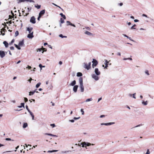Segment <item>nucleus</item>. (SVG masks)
<instances>
[{"label":"nucleus","mask_w":154,"mask_h":154,"mask_svg":"<svg viewBox=\"0 0 154 154\" xmlns=\"http://www.w3.org/2000/svg\"><path fill=\"white\" fill-rule=\"evenodd\" d=\"M41 85V83L40 82L38 83L36 85V88H38Z\"/></svg>","instance_id":"obj_35"},{"label":"nucleus","mask_w":154,"mask_h":154,"mask_svg":"<svg viewBox=\"0 0 154 154\" xmlns=\"http://www.w3.org/2000/svg\"><path fill=\"white\" fill-rule=\"evenodd\" d=\"M1 31L2 32H5L6 31V30L5 29L3 28L1 29Z\"/></svg>","instance_id":"obj_43"},{"label":"nucleus","mask_w":154,"mask_h":154,"mask_svg":"<svg viewBox=\"0 0 154 154\" xmlns=\"http://www.w3.org/2000/svg\"><path fill=\"white\" fill-rule=\"evenodd\" d=\"M82 73L80 72H78L77 73V76L78 77H81L82 76Z\"/></svg>","instance_id":"obj_22"},{"label":"nucleus","mask_w":154,"mask_h":154,"mask_svg":"<svg viewBox=\"0 0 154 154\" xmlns=\"http://www.w3.org/2000/svg\"><path fill=\"white\" fill-rule=\"evenodd\" d=\"M136 24H134L133 25L131 28V29H135L136 28H134V27L135 26H136Z\"/></svg>","instance_id":"obj_38"},{"label":"nucleus","mask_w":154,"mask_h":154,"mask_svg":"<svg viewBox=\"0 0 154 154\" xmlns=\"http://www.w3.org/2000/svg\"><path fill=\"white\" fill-rule=\"evenodd\" d=\"M78 86L77 85H75L73 88V91L75 92H76L77 91Z\"/></svg>","instance_id":"obj_12"},{"label":"nucleus","mask_w":154,"mask_h":154,"mask_svg":"<svg viewBox=\"0 0 154 154\" xmlns=\"http://www.w3.org/2000/svg\"><path fill=\"white\" fill-rule=\"evenodd\" d=\"M33 32H32L31 33H29L27 35V37L29 38H32L33 37Z\"/></svg>","instance_id":"obj_10"},{"label":"nucleus","mask_w":154,"mask_h":154,"mask_svg":"<svg viewBox=\"0 0 154 154\" xmlns=\"http://www.w3.org/2000/svg\"><path fill=\"white\" fill-rule=\"evenodd\" d=\"M71 151H63L62 152L63 153H66L67 152H71Z\"/></svg>","instance_id":"obj_49"},{"label":"nucleus","mask_w":154,"mask_h":154,"mask_svg":"<svg viewBox=\"0 0 154 154\" xmlns=\"http://www.w3.org/2000/svg\"><path fill=\"white\" fill-rule=\"evenodd\" d=\"M33 28L32 27H28L27 28V30L29 32V33H31V31Z\"/></svg>","instance_id":"obj_19"},{"label":"nucleus","mask_w":154,"mask_h":154,"mask_svg":"<svg viewBox=\"0 0 154 154\" xmlns=\"http://www.w3.org/2000/svg\"><path fill=\"white\" fill-rule=\"evenodd\" d=\"M92 62L93 63V64L92 65V67L93 68H94L97 65L98 62L96 60L94 59H93V60Z\"/></svg>","instance_id":"obj_2"},{"label":"nucleus","mask_w":154,"mask_h":154,"mask_svg":"<svg viewBox=\"0 0 154 154\" xmlns=\"http://www.w3.org/2000/svg\"><path fill=\"white\" fill-rule=\"evenodd\" d=\"M92 78L94 79L95 81H97L99 79V77L98 75L94 74H93L91 75Z\"/></svg>","instance_id":"obj_3"},{"label":"nucleus","mask_w":154,"mask_h":154,"mask_svg":"<svg viewBox=\"0 0 154 154\" xmlns=\"http://www.w3.org/2000/svg\"><path fill=\"white\" fill-rule=\"evenodd\" d=\"M25 1L29 2H34V1L33 0H25Z\"/></svg>","instance_id":"obj_37"},{"label":"nucleus","mask_w":154,"mask_h":154,"mask_svg":"<svg viewBox=\"0 0 154 154\" xmlns=\"http://www.w3.org/2000/svg\"><path fill=\"white\" fill-rule=\"evenodd\" d=\"M24 100L25 102H26L28 101V99L26 97H24Z\"/></svg>","instance_id":"obj_44"},{"label":"nucleus","mask_w":154,"mask_h":154,"mask_svg":"<svg viewBox=\"0 0 154 154\" xmlns=\"http://www.w3.org/2000/svg\"><path fill=\"white\" fill-rule=\"evenodd\" d=\"M150 152L149 149H148L147 151V152L145 153V154H149Z\"/></svg>","instance_id":"obj_50"},{"label":"nucleus","mask_w":154,"mask_h":154,"mask_svg":"<svg viewBox=\"0 0 154 154\" xmlns=\"http://www.w3.org/2000/svg\"><path fill=\"white\" fill-rule=\"evenodd\" d=\"M17 2L18 3H20L21 2H25V0H17Z\"/></svg>","instance_id":"obj_32"},{"label":"nucleus","mask_w":154,"mask_h":154,"mask_svg":"<svg viewBox=\"0 0 154 154\" xmlns=\"http://www.w3.org/2000/svg\"><path fill=\"white\" fill-rule=\"evenodd\" d=\"M94 72L95 73V74H96L97 75H99L100 74V72L99 71L98 69L97 68L95 69Z\"/></svg>","instance_id":"obj_7"},{"label":"nucleus","mask_w":154,"mask_h":154,"mask_svg":"<svg viewBox=\"0 0 154 154\" xmlns=\"http://www.w3.org/2000/svg\"><path fill=\"white\" fill-rule=\"evenodd\" d=\"M85 28L89 30H91L90 28L88 27H85Z\"/></svg>","instance_id":"obj_53"},{"label":"nucleus","mask_w":154,"mask_h":154,"mask_svg":"<svg viewBox=\"0 0 154 154\" xmlns=\"http://www.w3.org/2000/svg\"><path fill=\"white\" fill-rule=\"evenodd\" d=\"M45 13V10H42V11H41L40 12V13H39V16H42Z\"/></svg>","instance_id":"obj_16"},{"label":"nucleus","mask_w":154,"mask_h":154,"mask_svg":"<svg viewBox=\"0 0 154 154\" xmlns=\"http://www.w3.org/2000/svg\"><path fill=\"white\" fill-rule=\"evenodd\" d=\"M24 103H21V106H17L18 107L21 108L22 107H23L24 108H25L24 107Z\"/></svg>","instance_id":"obj_20"},{"label":"nucleus","mask_w":154,"mask_h":154,"mask_svg":"<svg viewBox=\"0 0 154 154\" xmlns=\"http://www.w3.org/2000/svg\"><path fill=\"white\" fill-rule=\"evenodd\" d=\"M50 126H52V128H54L55 126V124H51L50 125Z\"/></svg>","instance_id":"obj_48"},{"label":"nucleus","mask_w":154,"mask_h":154,"mask_svg":"<svg viewBox=\"0 0 154 154\" xmlns=\"http://www.w3.org/2000/svg\"><path fill=\"white\" fill-rule=\"evenodd\" d=\"M14 42V39H12L11 42L9 43V45H11Z\"/></svg>","instance_id":"obj_42"},{"label":"nucleus","mask_w":154,"mask_h":154,"mask_svg":"<svg viewBox=\"0 0 154 154\" xmlns=\"http://www.w3.org/2000/svg\"><path fill=\"white\" fill-rule=\"evenodd\" d=\"M86 146H89L91 145V144L90 143L86 142Z\"/></svg>","instance_id":"obj_40"},{"label":"nucleus","mask_w":154,"mask_h":154,"mask_svg":"<svg viewBox=\"0 0 154 154\" xmlns=\"http://www.w3.org/2000/svg\"><path fill=\"white\" fill-rule=\"evenodd\" d=\"M59 36L60 37H61V38H66L67 37V36H63V35L62 34H60L59 35Z\"/></svg>","instance_id":"obj_29"},{"label":"nucleus","mask_w":154,"mask_h":154,"mask_svg":"<svg viewBox=\"0 0 154 154\" xmlns=\"http://www.w3.org/2000/svg\"><path fill=\"white\" fill-rule=\"evenodd\" d=\"M18 34H19L18 31H16L15 32V37L17 36L18 35Z\"/></svg>","instance_id":"obj_36"},{"label":"nucleus","mask_w":154,"mask_h":154,"mask_svg":"<svg viewBox=\"0 0 154 154\" xmlns=\"http://www.w3.org/2000/svg\"><path fill=\"white\" fill-rule=\"evenodd\" d=\"M57 151H58V150H48L47 152H48V153H51V152H57Z\"/></svg>","instance_id":"obj_24"},{"label":"nucleus","mask_w":154,"mask_h":154,"mask_svg":"<svg viewBox=\"0 0 154 154\" xmlns=\"http://www.w3.org/2000/svg\"><path fill=\"white\" fill-rule=\"evenodd\" d=\"M134 21L135 22H138L139 20L137 19H135L134 20Z\"/></svg>","instance_id":"obj_63"},{"label":"nucleus","mask_w":154,"mask_h":154,"mask_svg":"<svg viewBox=\"0 0 154 154\" xmlns=\"http://www.w3.org/2000/svg\"><path fill=\"white\" fill-rule=\"evenodd\" d=\"M5 140H11V139L10 138H6Z\"/></svg>","instance_id":"obj_61"},{"label":"nucleus","mask_w":154,"mask_h":154,"mask_svg":"<svg viewBox=\"0 0 154 154\" xmlns=\"http://www.w3.org/2000/svg\"><path fill=\"white\" fill-rule=\"evenodd\" d=\"M37 51H41L42 50V49L41 48H38L37 49Z\"/></svg>","instance_id":"obj_64"},{"label":"nucleus","mask_w":154,"mask_h":154,"mask_svg":"<svg viewBox=\"0 0 154 154\" xmlns=\"http://www.w3.org/2000/svg\"><path fill=\"white\" fill-rule=\"evenodd\" d=\"M29 113H30V114L31 115V116L32 117V119L34 120V115L31 112H30Z\"/></svg>","instance_id":"obj_30"},{"label":"nucleus","mask_w":154,"mask_h":154,"mask_svg":"<svg viewBox=\"0 0 154 154\" xmlns=\"http://www.w3.org/2000/svg\"><path fill=\"white\" fill-rule=\"evenodd\" d=\"M80 117H74V118H73V119L74 120H77V119H80Z\"/></svg>","instance_id":"obj_47"},{"label":"nucleus","mask_w":154,"mask_h":154,"mask_svg":"<svg viewBox=\"0 0 154 154\" xmlns=\"http://www.w3.org/2000/svg\"><path fill=\"white\" fill-rule=\"evenodd\" d=\"M39 66L41 68V69L42 66V65L41 64H40L39 65Z\"/></svg>","instance_id":"obj_60"},{"label":"nucleus","mask_w":154,"mask_h":154,"mask_svg":"<svg viewBox=\"0 0 154 154\" xmlns=\"http://www.w3.org/2000/svg\"><path fill=\"white\" fill-rule=\"evenodd\" d=\"M3 44L5 45V46L6 48H8V44L6 41H5L3 42Z\"/></svg>","instance_id":"obj_17"},{"label":"nucleus","mask_w":154,"mask_h":154,"mask_svg":"<svg viewBox=\"0 0 154 154\" xmlns=\"http://www.w3.org/2000/svg\"><path fill=\"white\" fill-rule=\"evenodd\" d=\"M60 22L61 23H64V21L62 18H60Z\"/></svg>","instance_id":"obj_39"},{"label":"nucleus","mask_w":154,"mask_h":154,"mask_svg":"<svg viewBox=\"0 0 154 154\" xmlns=\"http://www.w3.org/2000/svg\"><path fill=\"white\" fill-rule=\"evenodd\" d=\"M81 112H82V115H84V112L83 109H81Z\"/></svg>","instance_id":"obj_41"},{"label":"nucleus","mask_w":154,"mask_h":154,"mask_svg":"<svg viewBox=\"0 0 154 154\" xmlns=\"http://www.w3.org/2000/svg\"><path fill=\"white\" fill-rule=\"evenodd\" d=\"M45 134L46 135L51 136H53V134H51L45 133Z\"/></svg>","instance_id":"obj_46"},{"label":"nucleus","mask_w":154,"mask_h":154,"mask_svg":"<svg viewBox=\"0 0 154 154\" xmlns=\"http://www.w3.org/2000/svg\"><path fill=\"white\" fill-rule=\"evenodd\" d=\"M148 101H145L144 100H143L142 102V104L144 106H146L148 104Z\"/></svg>","instance_id":"obj_18"},{"label":"nucleus","mask_w":154,"mask_h":154,"mask_svg":"<svg viewBox=\"0 0 154 154\" xmlns=\"http://www.w3.org/2000/svg\"><path fill=\"white\" fill-rule=\"evenodd\" d=\"M28 126V124L26 123H25L23 124V128H26Z\"/></svg>","instance_id":"obj_25"},{"label":"nucleus","mask_w":154,"mask_h":154,"mask_svg":"<svg viewBox=\"0 0 154 154\" xmlns=\"http://www.w3.org/2000/svg\"><path fill=\"white\" fill-rule=\"evenodd\" d=\"M105 63L104 64L105 65V66L104 67L105 69H107V67H108V65L109 62L107 61V60H105Z\"/></svg>","instance_id":"obj_11"},{"label":"nucleus","mask_w":154,"mask_h":154,"mask_svg":"<svg viewBox=\"0 0 154 154\" xmlns=\"http://www.w3.org/2000/svg\"><path fill=\"white\" fill-rule=\"evenodd\" d=\"M18 45L20 46H24V40H23L22 41H20Z\"/></svg>","instance_id":"obj_8"},{"label":"nucleus","mask_w":154,"mask_h":154,"mask_svg":"<svg viewBox=\"0 0 154 154\" xmlns=\"http://www.w3.org/2000/svg\"><path fill=\"white\" fill-rule=\"evenodd\" d=\"M10 49L11 50H13L14 49V48L13 46H11V47H10Z\"/></svg>","instance_id":"obj_56"},{"label":"nucleus","mask_w":154,"mask_h":154,"mask_svg":"<svg viewBox=\"0 0 154 154\" xmlns=\"http://www.w3.org/2000/svg\"><path fill=\"white\" fill-rule=\"evenodd\" d=\"M145 73L147 75L149 76L150 75V74L149 73V71L147 70H146L145 71Z\"/></svg>","instance_id":"obj_26"},{"label":"nucleus","mask_w":154,"mask_h":154,"mask_svg":"<svg viewBox=\"0 0 154 154\" xmlns=\"http://www.w3.org/2000/svg\"><path fill=\"white\" fill-rule=\"evenodd\" d=\"M25 146H26V147H28V146H30V147H31L32 146L31 145L28 144V145H27L26 144H25Z\"/></svg>","instance_id":"obj_52"},{"label":"nucleus","mask_w":154,"mask_h":154,"mask_svg":"<svg viewBox=\"0 0 154 154\" xmlns=\"http://www.w3.org/2000/svg\"><path fill=\"white\" fill-rule=\"evenodd\" d=\"M115 124L114 122H109L107 123H101L100 124L101 125H105L106 126L110 125Z\"/></svg>","instance_id":"obj_4"},{"label":"nucleus","mask_w":154,"mask_h":154,"mask_svg":"<svg viewBox=\"0 0 154 154\" xmlns=\"http://www.w3.org/2000/svg\"><path fill=\"white\" fill-rule=\"evenodd\" d=\"M93 100L92 98H90L88 99L85 100V102H88L90 101H91Z\"/></svg>","instance_id":"obj_27"},{"label":"nucleus","mask_w":154,"mask_h":154,"mask_svg":"<svg viewBox=\"0 0 154 154\" xmlns=\"http://www.w3.org/2000/svg\"><path fill=\"white\" fill-rule=\"evenodd\" d=\"M81 144L82 145V147H86V142H84L81 143Z\"/></svg>","instance_id":"obj_21"},{"label":"nucleus","mask_w":154,"mask_h":154,"mask_svg":"<svg viewBox=\"0 0 154 154\" xmlns=\"http://www.w3.org/2000/svg\"><path fill=\"white\" fill-rule=\"evenodd\" d=\"M79 81L80 84V88L81 89V91L82 92L84 91V87L83 85V79L82 77H80L79 78Z\"/></svg>","instance_id":"obj_1"},{"label":"nucleus","mask_w":154,"mask_h":154,"mask_svg":"<svg viewBox=\"0 0 154 154\" xmlns=\"http://www.w3.org/2000/svg\"><path fill=\"white\" fill-rule=\"evenodd\" d=\"M35 92V91H30L29 92V95L30 96V95H33Z\"/></svg>","instance_id":"obj_28"},{"label":"nucleus","mask_w":154,"mask_h":154,"mask_svg":"<svg viewBox=\"0 0 154 154\" xmlns=\"http://www.w3.org/2000/svg\"><path fill=\"white\" fill-rule=\"evenodd\" d=\"M88 65L89 67V68H90L91 67V62H90L89 63Z\"/></svg>","instance_id":"obj_58"},{"label":"nucleus","mask_w":154,"mask_h":154,"mask_svg":"<svg viewBox=\"0 0 154 154\" xmlns=\"http://www.w3.org/2000/svg\"><path fill=\"white\" fill-rule=\"evenodd\" d=\"M142 16H143V17H148L147 15H146V14H143L142 15Z\"/></svg>","instance_id":"obj_57"},{"label":"nucleus","mask_w":154,"mask_h":154,"mask_svg":"<svg viewBox=\"0 0 154 154\" xmlns=\"http://www.w3.org/2000/svg\"><path fill=\"white\" fill-rule=\"evenodd\" d=\"M14 45L18 50H20L21 49L20 48L19 46L18 45H17L16 44H14Z\"/></svg>","instance_id":"obj_31"},{"label":"nucleus","mask_w":154,"mask_h":154,"mask_svg":"<svg viewBox=\"0 0 154 154\" xmlns=\"http://www.w3.org/2000/svg\"><path fill=\"white\" fill-rule=\"evenodd\" d=\"M74 121H74V119H72V120H69V122H72V123H73V122H74Z\"/></svg>","instance_id":"obj_51"},{"label":"nucleus","mask_w":154,"mask_h":154,"mask_svg":"<svg viewBox=\"0 0 154 154\" xmlns=\"http://www.w3.org/2000/svg\"><path fill=\"white\" fill-rule=\"evenodd\" d=\"M67 23V26H68L69 25H71V26H73L74 27H75V26L74 24L71 23L69 21H67L66 22Z\"/></svg>","instance_id":"obj_9"},{"label":"nucleus","mask_w":154,"mask_h":154,"mask_svg":"<svg viewBox=\"0 0 154 154\" xmlns=\"http://www.w3.org/2000/svg\"><path fill=\"white\" fill-rule=\"evenodd\" d=\"M5 56V51H0V56L1 58H3Z\"/></svg>","instance_id":"obj_5"},{"label":"nucleus","mask_w":154,"mask_h":154,"mask_svg":"<svg viewBox=\"0 0 154 154\" xmlns=\"http://www.w3.org/2000/svg\"><path fill=\"white\" fill-rule=\"evenodd\" d=\"M128 38L130 40H131L132 41L134 42V40H132L131 37H129Z\"/></svg>","instance_id":"obj_62"},{"label":"nucleus","mask_w":154,"mask_h":154,"mask_svg":"<svg viewBox=\"0 0 154 154\" xmlns=\"http://www.w3.org/2000/svg\"><path fill=\"white\" fill-rule=\"evenodd\" d=\"M60 15L62 17H63V18L64 19H66V16L63 14L62 13H61L60 14Z\"/></svg>","instance_id":"obj_23"},{"label":"nucleus","mask_w":154,"mask_h":154,"mask_svg":"<svg viewBox=\"0 0 154 154\" xmlns=\"http://www.w3.org/2000/svg\"><path fill=\"white\" fill-rule=\"evenodd\" d=\"M84 68L86 69L87 70H89L90 68L88 66V65L86 63H84Z\"/></svg>","instance_id":"obj_13"},{"label":"nucleus","mask_w":154,"mask_h":154,"mask_svg":"<svg viewBox=\"0 0 154 154\" xmlns=\"http://www.w3.org/2000/svg\"><path fill=\"white\" fill-rule=\"evenodd\" d=\"M41 6L40 5H35V7L38 9H39L40 8Z\"/></svg>","instance_id":"obj_34"},{"label":"nucleus","mask_w":154,"mask_h":154,"mask_svg":"<svg viewBox=\"0 0 154 154\" xmlns=\"http://www.w3.org/2000/svg\"><path fill=\"white\" fill-rule=\"evenodd\" d=\"M30 22L31 23L34 24L35 23V18L34 16L32 17L30 19Z\"/></svg>","instance_id":"obj_6"},{"label":"nucleus","mask_w":154,"mask_h":154,"mask_svg":"<svg viewBox=\"0 0 154 154\" xmlns=\"http://www.w3.org/2000/svg\"><path fill=\"white\" fill-rule=\"evenodd\" d=\"M136 95V93H134V94H132V96H133V97L134 98V99H136V97L135 96V95Z\"/></svg>","instance_id":"obj_45"},{"label":"nucleus","mask_w":154,"mask_h":154,"mask_svg":"<svg viewBox=\"0 0 154 154\" xmlns=\"http://www.w3.org/2000/svg\"><path fill=\"white\" fill-rule=\"evenodd\" d=\"M142 125H138L137 126H135V127L132 128H136V127H139L140 126Z\"/></svg>","instance_id":"obj_55"},{"label":"nucleus","mask_w":154,"mask_h":154,"mask_svg":"<svg viewBox=\"0 0 154 154\" xmlns=\"http://www.w3.org/2000/svg\"><path fill=\"white\" fill-rule=\"evenodd\" d=\"M76 81L75 80L73 81L69 85L71 86H73L75 85L76 84Z\"/></svg>","instance_id":"obj_15"},{"label":"nucleus","mask_w":154,"mask_h":154,"mask_svg":"<svg viewBox=\"0 0 154 154\" xmlns=\"http://www.w3.org/2000/svg\"><path fill=\"white\" fill-rule=\"evenodd\" d=\"M123 36H124L125 37H126V38H128L129 37V36H127V35H126L125 34H123Z\"/></svg>","instance_id":"obj_59"},{"label":"nucleus","mask_w":154,"mask_h":154,"mask_svg":"<svg viewBox=\"0 0 154 154\" xmlns=\"http://www.w3.org/2000/svg\"><path fill=\"white\" fill-rule=\"evenodd\" d=\"M26 68H28L29 69H30L32 68L31 67L29 66H28Z\"/></svg>","instance_id":"obj_54"},{"label":"nucleus","mask_w":154,"mask_h":154,"mask_svg":"<svg viewBox=\"0 0 154 154\" xmlns=\"http://www.w3.org/2000/svg\"><path fill=\"white\" fill-rule=\"evenodd\" d=\"M26 108L29 113L31 112L30 110L29 109L28 106L27 105L26 106Z\"/></svg>","instance_id":"obj_33"},{"label":"nucleus","mask_w":154,"mask_h":154,"mask_svg":"<svg viewBox=\"0 0 154 154\" xmlns=\"http://www.w3.org/2000/svg\"><path fill=\"white\" fill-rule=\"evenodd\" d=\"M85 34L89 36H92L93 34L91 33L88 31H86L85 32Z\"/></svg>","instance_id":"obj_14"}]
</instances>
